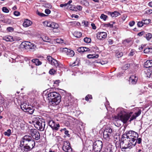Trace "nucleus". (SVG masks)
Here are the masks:
<instances>
[{"instance_id": "nucleus-1", "label": "nucleus", "mask_w": 152, "mask_h": 152, "mask_svg": "<svg viewBox=\"0 0 152 152\" xmlns=\"http://www.w3.org/2000/svg\"><path fill=\"white\" fill-rule=\"evenodd\" d=\"M139 136L136 132L130 130L127 132L126 134L123 135L121 142V146L123 149H131L136 145L137 140Z\"/></svg>"}, {"instance_id": "nucleus-2", "label": "nucleus", "mask_w": 152, "mask_h": 152, "mask_svg": "<svg viewBox=\"0 0 152 152\" xmlns=\"http://www.w3.org/2000/svg\"><path fill=\"white\" fill-rule=\"evenodd\" d=\"M35 145L34 140L31 137L27 135L24 136L21 139L20 142L21 147L23 146V150L27 152L32 150Z\"/></svg>"}, {"instance_id": "nucleus-3", "label": "nucleus", "mask_w": 152, "mask_h": 152, "mask_svg": "<svg viewBox=\"0 0 152 152\" xmlns=\"http://www.w3.org/2000/svg\"><path fill=\"white\" fill-rule=\"evenodd\" d=\"M46 96L47 99L53 106L58 105L61 101V96L56 92H50L46 94Z\"/></svg>"}, {"instance_id": "nucleus-4", "label": "nucleus", "mask_w": 152, "mask_h": 152, "mask_svg": "<svg viewBox=\"0 0 152 152\" xmlns=\"http://www.w3.org/2000/svg\"><path fill=\"white\" fill-rule=\"evenodd\" d=\"M132 112L127 114H124L122 111H121L117 115L114 117V119L116 121L121 120L124 123H126L128 120L129 118L132 115Z\"/></svg>"}, {"instance_id": "nucleus-5", "label": "nucleus", "mask_w": 152, "mask_h": 152, "mask_svg": "<svg viewBox=\"0 0 152 152\" xmlns=\"http://www.w3.org/2000/svg\"><path fill=\"white\" fill-rule=\"evenodd\" d=\"M34 126L38 129L40 131H43L44 130L45 123L40 119L39 118H34V120L33 121Z\"/></svg>"}, {"instance_id": "nucleus-6", "label": "nucleus", "mask_w": 152, "mask_h": 152, "mask_svg": "<svg viewBox=\"0 0 152 152\" xmlns=\"http://www.w3.org/2000/svg\"><path fill=\"white\" fill-rule=\"evenodd\" d=\"M102 142L98 140L95 141L93 144V150L94 152H100L102 148Z\"/></svg>"}, {"instance_id": "nucleus-7", "label": "nucleus", "mask_w": 152, "mask_h": 152, "mask_svg": "<svg viewBox=\"0 0 152 152\" xmlns=\"http://www.w3.org/2000/svg\"><path fill=\"white\" fill-rule=\"evenodd\" d=\"M47 58L49 63L52 65H54L56 67L60 68L62 66V64L58 61L53 58L51 56H48Z\"/></svg>"}, {"instance_id": "nucleus-8", "label": "nucleus", "mask_w": 152, "mask_h": 152, "mask_svg": "<svg viewBox=\"0 0 152 152\" xmlns=\"http://www.w3.org/2000/svg\"><path fill=\"white\" fill-rule=\"evenodd\" d=\"M24 48L30 51H34L37 49L36 45L30 42L26 41L23 45Z\"/></svg>"}, {"instance_id": "nucleus-9", "label": "nucleus", "mask_w": 152, "mask_h": 152, "mask_svg": "<svg viewBox=\"0 0 152 152\" xmlns=\"http://www.w3.org/2000/svg\"><path fill=\"white\" fill-rule=\"evenodd\" d=\"M29 132L33 139L38 140L40 138V134L39 131L36 129H31L29 130Z\"/></svg>"}, {"instance_id": "nucleus-10", "label": "nucleus", "mask_w": 152, "mask_h": 152, "mask_svg": "<svg viewBox=\"0 0 152 152\" xmlns=\"http://www.w3.org/2000/svg\"><path fill=\"white\" fill-rule=\"evenodd\" d=\"M63 143V150L66 152H72V148L69 142L68 141H64Z\"/></svg>"}, {"instance_id": "nucleus-11", "label": "nucleus", "mask_w": 152, "mask_h": 152, "mask_svg": "<svg viewBox=\"0 0 152 152\" xmlns=\"http://www.w3.org/2000/svg\"><path fill=\"white\" fill-rule=\"evenodd\" d=\"M49 126L53 130H58L60 127L58 124H56L55 121L53 120L50 121L48 123Z\"/></svg>"}, {"instance_id": "nucleus-12", "label": "nucleus", "mask_w": 152, "mask_h": 152, "mask_svg": "<svg viewBox=\"0 0 152 152\" xmlns=\"http://www.w3.org/2000/svg\"><path fill=\"white\" fill-rule=\"evenodd\" d=\"M62 51L65 52L66 55L70 57L73 56L75 54L73 50L70 49H68L66 48H63Z\"/></svg>"}, {"instance_id": "nucleus-13", "label": "nucleus", "mask_w": 152, "mask_h": 152, "mask_svg": "<svg viewBox=\"0 0 152 152\" xmlns=\"http://www.w3.org/2000/svg\"><path fill=\"white\" fill-rule=\"evenodd\" d=\"M138 79V77L135 75H132L130 77L129 80L130 84L132 85L135 84L137 82Z\"/></svg>"}, {"instance_id": "nucleus-14", "label": "nucleus", "mask_w": 152, "mask_h": 152, "mask_svg": "<svg viewBox=\"0 0 152 152\" xmlns=\"http://www.w3.org/2000/svg\"><path fill=\"white\" fill-rule=\"evenodd\" d=\"M112 132V130L111 129H105V140L107 141H109L110 137L111 136V133Z\"/></svg>"}, {"instance_id": "nucleus-15", "label": "nucleus", "mask_w": 152, "mask_h": 152, "mask_svg": "<svg viewBox=\"0 0 152 152\" xmlns=\"http://www.w3.org/2000/svg\"><path fill=\"white\" fill-rule=\"evenodd\" d=\"M96 37L99 39L104 40V32H98L96 34Z\"/></svg>"}, {"instance_id": "nucleus-16", "label": "nucleus", "mask_w": 152, "mask_h": 152, "mask_svg": "<svg viewBox=\"0 0 152 152\" xmlns=\"http://www.w3.org/2000/svg\"><path fill=\"white\" fill-rule=\"evenodd\" d=\"M32 23V22L31 20L27 19L25 20L23 26L25 27H27L31 26Z\"/></svg>"}, {"instance_id": "nucleus-17", "label": "nucleus", "mask_w": 152, "mask_h": 152, "mask_svg": "<svg viewBox=\"0 0 152 152\" xmlns=\"http://www.w3.org/2000/svg\"><path fill=\"white\" fill-rule=\"evenodd\" d=\"M135 64L133 62L131 63L126 64L122 68L123 69L126 70L128 69L130 66L134 67Z\"/></svg>"}, {"instance_id": "nucleus-18", "label": "nucleus", "mask_w": 152, "mask_h": 152, "mask_svg": "<svg viewBox=\"0 0 152 152\" xmlns=\"http://www.w3.org/2000/svg\"><path fill=\"white\" fill-rule=\"evenodd\" d=\"M27 109L25 111V112H28L30 114H32L34 113V107L30 105L28 107H27Z\"/></svg>"}, {"instance_id": "nucleus-19", "label": "nucleus", "mask_w": 152, "mask_h": 152, "mask_svg": "<svg viewBox=\"0 0 152 152\" xmlns=\"http://www.w3.org/2000/svg\"><path fill=\"white\" fill-rule=\"evenodd\" d=\"M28 104H27L26 102H23V103L21 104L20 107L21 109L23 111H26L27 109H28L27 107H28L29 106Z\"/></svg>"}, {"instance_id": "nucleus-20", "label": "nucleus", "mask_w": 152, "mask_h": 152, "mask_svg": "<svg viewBox=\"0 0 152 152\" xmlns=\"http://www.w3.org/2000/svg\"><path fill=\"white\" fill-rule=\"evenodd\" d=\"M152 66V60H147L144 63V67L146 68L150 67Z\"/></svg>"}, {"instance_id": "nucleus-21", "label": "nucleus", "mask_w": 152, "mask_h": 152, "mask_svg": "<svg viewBox=\"0 0 152 152\" xmlns=\"http://www.w3.org/2000/svg\"><path fill=\"white\" fill-rule=\"evenodd\" d=\"M31 63H34L36 66H39L42 64V62L38 59H32L31 60Z\"/></svg>"}, {"instance_id": "nucleus-22", "label": "nucleus", "mask_w": 152, "mask_h": 152, "mask_svg": "<svg viewBox=\"0 0 152 152\" xmlns=\"http://www.w3.org/2000/svg\"><path fill=\"white\" fill-rule=\"evenodd\" d=\"M3 39L7 42H13L12 36H7L3 37Z\"/></svg>"}, {"instance_id": "nucleus-23", "label": "nucleus", "mask_w": 152, "mask_h": 152, "mask_svg": "<svg viewBox=\"0 0 152 152\" xmlns=\"http://www.w3.org/2000/svg\"><path fill=\"white\" fill-rule=\"evenodd\" d=\"M144 37L147 40L149 41L151 39L152 35L150 33H145V34L144 35Z\"/></svg>"}, {"instance_id": "nucleus-24", "label": "nucleus", "mask_w": 152, "mask_h": 152, "mask_svg": "<svg viewBox=\"0 0 152 152\" xmlns=\"http://www.w3.org/2000/svg\"><path fill=\"white\" fill-rule=\"evenodd\" d=\"M120 15V13L117 11H115L110 14V15L113 17H116Z\"/></svg>"}, {"instance_id": "nucleus-25", "label": "nucleus", "mask_w": 152, "mask_h": 152, "mask_svg": "<svg viewBox=\"0 0 152 152\" xmlns=\"http://www.w3.org/2000/svg\"><path fill=\"white\" fill-rule=\"evenodd\" d=\"M143 24L147 25L149 24L151 21L150 19H143L142 20Z\"/></svg>"}, {"instance_id": "nucleus-26", "label": "nucleus", "mask_w": 152, "mask_h": 152, "mask_svg": "<svg viewBox=\"0 0 152 152\" xmlns=\"http://www.w3.org/2000/svg\"><path fill=\"white\" fill-rule=\"evenodd\" d=\"M52 23V22L47 21H45L43 22V24L45 26L50 27H51Z\"/></svg>"}, {"instance_id": "nucleus-27", "label": "nucleus", "mask_w": 152, "mask_h": 152, "mask_svg": "<svg viewBox=\"0 0 152 152\" xmlns=\"http://www.w3.org/2000/svg\"><path fill=\"white\" fill-rule=\"evenodd\" d=\"M99 55L98 54L94 55L93 54H89L87 55V57L89 58H98Z\"/></svg>"}, {"instance_id": "nucleus-28", "label": "nucleus", "mask_w": 152, "mask_h": 152, "mask_svg": "<svg viewBox=\"0 0 152 152\" xmlns=\"http://www.w3.org/2000/svg\"><path fill=\"white\" fill-rule=\"evenodd\" d=\"M59 25L57 24L55 22H52L51 26V28H52L53 29H57L59 27Z\"/></svg>"}, {"instance_id": "nucleus-29", "label": "nucleus", "mask_w": 152, "mask_h": 152, "mask_svg": "<svg viewBox=\"0 0 152 152\" xmlns=\"http://www.w3.org/2000/svg\"><path fill=\"white\" fill-rule=\"evenodd\" d=\"M74 35L75 37L77 38H80L81 37L82 34L80 32H75L74 33Z\"/></svg>"}, {"instance_id": "nucleus-30", "label": "nucleus", "mask_w": 152, "mask_h": 152, "mask_svg": "<svg viewBox=\"0 0 152 152\" xmlns=\"http://www.w3.org/2000/svg\"><path fill=\"white\" fill-rule=\"evenodd\" d=\"M42 39L45 42H50V39L47 36H44L41 37Z\"/></svg>"}, {"instance_id": "nucleus-31", "label": "nucleus", "mask_w": 152, "mask_h": 152, "mask_svg": "<svg viewBox=\"0 0 152 152\" xmlns=\"http://www.w3.org/2000/svg\"><path fill=\"white\" fill-rule=\"evenodd\" d=\"M4 134L5 135L9 137L11 134V131L10 129H8L7 131L5 132Z\"/></svg>"}, {"instance_id": "nucleus-32", "label": "nucleus", "mask_w": 152, "mask_h": 152, "mask_svg": "<svg viewBox=\"0 0 152 152\" xmlns=\"http://www.w3.org/2000/svg\"><path fill=\"white\" fill-rule=\"evenodd\" d=\"M5 18L3 15L0 14V21L3 22H6V20H5Z\"/></svg>"}, {"instance_id": "nucleus-33", "label": "nucleus", "mask_w": 152, "mask_h": 152, "mask_svg": "<svg viewBox=\"0 0 152 152\" xmlns=\"http://www.w3.org/2000/svg\"><path fill=\"white\" fill-rule=\"evenodd\" d=\"M152 73V69H148L147 70V76L150 77Z\"/></svg>"}, {"instance_id": "nucleus-34", "label": "nucleus", "mask_w": 152, "mask_h": 152, "mask_svg": "<svg viewBox=\"0 0 152 152\" xmlns=\"http://www.w3.org/2000/svg\"><path fill=\"white\" fill-rule=\"evenodd\" d=\"M84 41L87 43H89L91 42V39L90 38L86 37L84 39Z\"/></svg>"}, {"instance_id": "nucleus-35", "label": "nucleus", "mask_w": 152, "mask_h": 152, "mask_svg": "<svg viewBox=\"0 0 152 152\" xmlns=\"http://www.w3.org/2000/svg\"><path fill=\"white\" fill-rule=\"evenodd\" d=\"M77 51L79 53H83L84 52V47H80L77 49Z\"/></svg>"}, {"instance_id": "nucleus-36", "label": "nucleus", "mask_w": 152, "mask_h": 152, "mask_svg": "<svg viewBox=\"0 0 152 152\" xmlns=\"http://www.w3.org/2000/svg\"><path fill=\"white\" fill-rule=\"evenodd\" d=\"M56 41L58 43H63L64 40L61 39H56Z\"/></svg>"}, {"instance_id": "nucleus-37", "label": "nucleus", "mask_w": 152, "mask_h": 152, "mask_svg": "<svg viewBox=\"0 0 152 152\" xmlns=\"http://www.w3.org/2000/svg\"><path fill=\"white\" fill-rule=\"evenodd\" d=\"M2 11L5 13H8L9 12V10L6 7H3L2 8Z\"/></svg>"}, {"instance_id": "nucleus-38", "label": "nucleus", "mask_w": 152, "mask_h": 152, "mask_svg": "<svg viewBox=\"0 0 152 152\" xmlns=\"http://www.w3.org/2000/svg\"><path fill=\"white\" fill-rule=\"evenodd\" d=\"M131 41L130 39H127L124 40L123 42V43L124 44H126L127 43L128 44Z\"/></svg>"}, {"instance_id": "nucleus-39", "label": "nucleus", "mask_w": 152, "mask_h": 152, "mask_svg": "<svg viewBox=\"0 0 152 152\" xmlns=\"http://www.w3.org/2000/svg\"><path fill=\"white\" fill-rule=\"evenodd\" d=\"M143 25V23L142 20L141 21L138 22L137 23V25L139 27H142Z\"/></svg>"}, {"instance_id": "nucleus-40", "label": "nucleus", "mask_w": 152, "mask_h": 152, "mask_svg": "<svg viewBox=\"0 0 152 152\" xmlns=\"http://www.w3.org/2000/svg\"><path fill=\"white\" fill-rule=\"evenodd\" d=\"M13 42L14 41H18L20 40L19 37L17 36L12 37Z\"/></svg>"}, {"instance_id": "nucleus-41", "label": "nucleus", "mask_w": 152, "mask_h": 152, "mask_svg": "<svg viewBox=\"0 0 152 152\" xmlns=\"http://www.w3.org/2000/svg\"><path fill=\"white\" fill-rule=\"evenodd\" d=\"M92 96L91 95H88L86 96L85 98L86 100L88 101L89 99H92Z\"/></svg>"}, {"instance_id": "nucleus-42", "label": "nucleus", "mask_w": 152, "mask_h": 152, "mask_svg": "<svg viewBox=\"0 0 152 152\" xmlns=\"http://www.w3.org/2000/svg\"><path fill=\"white\" fill-rule=\"evenodd\" d=\"M49 73L52 75H54L56 72V71L53 69H51L49 71Z\"/></svg>"}, {"instance_id": "nucleus-43", "label": "nucleus", "mask_w": 152, "mask_h": 152, "mask_svg": "<svg viewBox=\"0 0 152 152\" xmlns=\"http://www.w3.org/2000/svg\"><path fill=\"white\" fill-rule=\"evenodd\" d=\"M145 13L149 15L152 14V10H148L145 11Z\"/></svg>"}, {"instance_id": "nucleus-44", "label": "nucleus", "mask_w": 152, "mask_h": 152, "mask_svg": "<svg viewBox=\"0 0 152 152\" xmlns=\"http://www.w3.org/2000/svg\"><path fill=\"white\" fill-rule=\"evenodd\" d=\"M14 28L12 27H9L7 28V30L8 31L12 32L14 31Z\"/></svg>"}, {"instance_id": "nucleus-45", "label": "nucleus", "mask_w": 152, "mask_h": 152, "mask_svg": "<svg viewBox=\"0 0 152 152\" xmlns=\"http://www.w3.org/2000/svg\"><path fill=\"white\" fill-rule=\"evenodd\" d=\"M136 117H137V116H136V115H135V114H133L132 117L130 118L129 121L130 122H131L134 119H135L136 118Z\"/></svg>"}, {"instance_id": "nucleus-46", "label": "nucleus", "mask_w": 152, "mask_h": 152, "mask_svg": "<svg viewBox=\"0 0 152 152\" xmlns=\"http://www.w3.org/2000/svg\"><path fill=\"white\" fill-rule=\"evenodd\" d=\"M37 13L39 16L41 17H44L45 16H46L47 15H46L42 13H40L38 11L37 12Z\"/></svg>"}, {"instance_id": "nucleus-47", "label": "nucleus", "mask_w": 152, "mask_h": 152, "mask_svg": "<svg viewBox=\"0 0 152 152\" xmlns=\"http://www.w3.org/2000/svg\"><path fill=\"white\" fill-rule=\"evenodd\" d=\"M108 148H106L105 149V152H111L112 151V149L110 146L111 145H110Z\"/></svg>"}, {"instance_id": "nucleus-48", "label": "nucleus", "mask_w": 152, "mask_h": 152, "mask_svg": "<svg viewBox=\"0 0 152 152\" xmlns=\"http://www.w3.org/2000/svg\"><path fill=\"white\" fill-rule=\"evenodd\" d=\"M150 48H146L144 50V52L145 53H149Z\"/></svg>"}, {"instance_id": "nucleus-49", "label": "nucleus", "mask_w": 152, "mask_h": 152, "mask_svg": "<svg viewBox=\"0 0 152 152\" xmlns=\"http://www.w3.org/2000/svg\"><path fill=\"white\" fill-rule=\"evenodd\" d=\"M135 23V22L134 21H131L129 23V25L130 26L132 27L134 25Z\"/></svg>"}, {"instance_id": "nucleus-50", "label": "nucleus", "mask_w": 152, "mask_h": 152, "mask_svg": "<svg viewBox=\"0 0 152 152\" xmlns=\"http://www.w3.org/2000/svg\"><path fill=\"white\" fill-rule=\"evenodd\" d=\"M14 14L16 16H18L20 15V13L19 12L17 11H15L14 12Z\"/></svg>"}, {"instance_id": "nucleus-51", "label": "nucleus", "mask_w": 152, "mask_h": 152, "mask_svg": "<svg viewBox=\"0 0 152 152\" xmlns=\"http://www.w3.org/2000/svg\"><path fill=\"white\" fill-rule=\"evenodd\" d=\"M145 34V33L144 31H142L140 32H139L137 35L139 36H142L144 35Z\"/></svg>"}, {"instance_id": "nucleus-52", "label": "nucleus", "mask_w": 152, "mask_h": 152, "mask_svg": "<svg viewBox=\"0 0 152 152\" xmlns=\"http://www.w3.org/2000/svg\"><path fill=\"white\" fill-rule=\"evenodd\" d=\"M136 140L135 141V142H137V143L139 144H140L141 142L142 141V139L141 138H137Z\"/></svg>"}, {"instance_id": "nucleus-53", "label": "nucleus", "mask_w": 152, "mask_h": 152, "mask_svg": "<svg viewBox=\"0 0 152 152\" xmlns=\"http://www.w3.org/2000/svg\"><path fill=\"white\" fill-rule=\"evenodd\" d=\"M105 26L112 28L113 27V24H111L110 23H108L107 24H105Z\"/></svg>"}, {"instance_id": "nucleus-54", "label": "nucleus", "mask_w": 152, "mask_h": 152, "mask_svg": "<svg viewBox=\"0 0 152 152\" xmlns=\"http://www.w3.org/2000/svg\"><path fill=\"white\" fill-rule=\"evenodd\" d=\"M141 111L140 110H139L137 112L135 113L134 114L136 115V116L137 117L141 113Z\"/></svg>"}, {"instance_id": "nucleus-55", "label": "nucleus", "mask_w": 152, "mask_h": 152, "mask_svg": "<svg viewBox=\"0 0 152 152\" xmlns=\"http://www.w3.org/2000/svg\"><path fill=\"white\" fill-rule=\"evenodd\" d=\"M45 12L46 14L48 15L50 13L51 11L50 10L48 9H46L45 10Z\"/></svg>"}, {"instance_id": "nucleus-56", "label": "nucleus", "mask_w": 152, "mask_h": 152, "mask_svg": "<svg viewBox=\"0 0 152 152\" xmlns=\"http://www.w3.org/2000/svg\"><path fill=\"white\" fill-rule=\"evenodd\" d=\"M5 20H6V22H3V23L7 24H10V23L11 21L10 19L8 18H5Z\"/></svg>"}, {"instance_id": "nucleus-57", "label": "nucleus", "mask_w": 152, "mask_h": 152, "mask_svg": "<svg viewBox=\"0 0 152 152\" xmlns=\"http://www.w3.org/2000/svg\"><path fill=\"white\" fill-rule=\"evenodd\" d=\"M81 2L82 4H84L85 5H86L85 4H88L87 1L85 0H82Z\"/></svg>"}, {"instance_id": "nucleus-58", "label": "nucleus", "mask_w": 152, "mask_h": 152, "mask_svg": "<svg viewBox=\"0 0 152 152\" xmlns=\"http://www.w3.org/2000/svg\"><path fill=\"white\" fill-rule=\"evenodd\" d=\"M76 8L77 9L80 11L81 10H82V7L79 5H78L77 6Z\"/></svg>"}, {"instance_id": "nucleus-59", "label": "nucleus", "mask_w": 152, "mask_h": 152, "mask_svg": "<svg viewBox=\"0 0 152 152\" xmlns=\"http://www.w3.org/2000/svg\"><path fill=\"white\" fill-rule=\"evenodd\" d=\"M134 54V52L133 50H132L131 52L129 53V56H133Z\"/></svg>"}, {"instance_id": "nucleus-60", "label": "nucleus", "mask_w": 152, "mask_h": 152, "mask_svg": "<svg viewBox=\"0 0 152 152\" xmlns=\"http://www.w3.org/2000/svg\"><path fill=\"white\" fill-rule=\"evenodd\" d=\"M84 52H87L90 51V49L89 48L86 47H84Z\"/></svg>"}, {"instance_id": "nucleus-61", "label": "nucleus", "mask_w": 152, "mask_h": 152, "mask_svg": "<svg viewBox=\"0 0 152 152\" xmlns=\"http://www.w3.org/2000/svg\"><path fill=\"white\" fill-rule=\"evenodd\" d=\"M91 26L92 27V28L94 29H95L96 28V27L95 26L94 24V23H92L91 24Z\"/></svg>"}, {"instance_id": "nucleus-62", "label": "nucleus", "mask_w": 152, "mask_h": 152, "mask_svg": "<svg viewBox=\"0 0 152 152\" xmlns=\"http://www.w3.org/2000/svg\"><path fill=\"white\" fill-rule=\"evenodd\" d=\"M67 6V4L66 3H65L64 4H61L60 5V7H66Z\"/></svg>"}, {"instance_id": "nucleus-63", "label": "nucleus", "mask_w": 152, "mask_h": 152, "mask_svg": "<svg viewBox=\"0 0 152 152\" xmlns=\"http://www.w3.org/2000/svg\"><path fill=\"white\" fill-rule=\"evenodd\" d=\"M123 56V53H119L117 54V56L118 58L120 57Z\"/></svg>"}, {"instance_id": "nucleus-64", "label": "nucleus", "mask_w": 152, "mask_h": 152, "mask_svg": "<svg viewBox=\"0 0 152 152\" xmlns=\"http://www.w3.org/2000/svg\"><path fill=\"white\" fill-rule=\"evenodd\" d=\"M108 42L109 45H112L113 43V41L111 39H109L108 40Z\"/></svg>"}]
</instances>
